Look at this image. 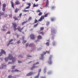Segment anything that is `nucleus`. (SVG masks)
Segmentation results:
<instances>
[{
  "mask_svg": "<svg viewBox=\"0 0 78 78\" xmlns=\"http://www.w3.org/2000/svg\"><path fill=\"white\" fill-rule=\"evenodd\" d=\"M12 27L13 28L14 31H16L17 30H18V31L19 32H22V30L23 29V27L21 28V27L20 26H19L17 27V24L16 23H12Z\"/></svg>",
  "mask_w": 78,
  "mask_h": 78,
  "instance_id": "obj_1",
  "label": "nucleus"
},
{
  "mask_svg": "<svg viewBox=\"0 0 78 78\" xmlns=\"http://www.w3.org/2000/svg\"><path fill=\"white\" fill-rule=\"evenodd\" d=\"M9 56L8 57V58H5V61H8V59L9 60H12V62H14L16 61V58L13 57V56L10 54L9 55Z\"/></svg>",
  "mask_w": 78,
  "mask_h": 78,
  "instance_id": "obj_2",
  "label": "nucleus"
},
{
  "mask_svg": "<svg viewBox=\"0 0 78 78\" xmlns=\"http://www.w3.org/2000/svg\"><path fill=\"white\" fill-rule=\"evenodd\" d=\"M53 57V55H50V56L49 58V61L48 62V64H52V61H51V58Z\"/></svg>",
  "mask_w": 78,
  "mask_h": 78,
  "instance_id": "obj_3",
  "label": "nucleus"
},
{
  "mask_svg": "<svg viewBox=\"0 0 78 78\" xmlns=\"http://www.w3.org/2000/svg\"><path fill=\"white\" fill-rule=\"evenodd\" d=\"M2 67H0V69H5L6 68V65L4 64H2Z\"/></svg>",
  "mask_w": 78,
  "mask_h": 78,
  "instance_id": "obj_4",
  "label": "nucleus"
},
{
  "mask_svg": "<svg viewBox=\"0 0 78 78\" xmlns=\"http://www.w3.org/2000/svg\"><path fill=\"white\" fill-rule=\"evenodd\" d=\"M5 54V55H6V52H5V51L3 50V49L1 50V52L0 53V56H2V54Z\"/></svg>",
  "mask_w": 78,
  "mask_h": 78,
  "instance_id": "obj_5",
  "label": "nucleus"
},
{
  "mask_svg": "<svg viewBox=\"0 0 78 78\" xmlns=\"http://www.w3.org/2000/svg\"><path fill=\"white\" fill-rule=\"evenodd\" d=\"M30 37L31 39H34L35 38V37H34V35L33 34H32L30 35Z\"/></svg>",
  "mask_w": 78,
  "mask_h": 78,
  "instance_id": "obj_6",
  "label": "nucleus"
},
{
  "mask_svg": "<svg viewBox=\"0 0 78 78\" xmlns=\"http://www.w3.org/2000/svg\"><path fill=\"white\" fill-rule=\"evenodd\" d=\"M2 28H3V29H2V30H3V31H5L6 29H7V27H6V26L5 25H4L2 26Z\"/></svg>",
  "mask_w": 78,
  "mask_h": 78,
  "instance_id": "obj_7",
  "label": "nucleus"
},
{
  "mask_svg": "<svg viewBox=\"0 0 78 78\" xmlns=\"http://www.w3.org/2000/svg\"><path fill=\"white\" fill-rule=\"evenodd\" d=\"M56 31V30L55 29H52L51 30V32L52 33H55Z\"/></svg>",
  "mask_w": 78,
  "mask_h": 78,
  "instance_id": "obj_8",
  "label": "nucleus"
},
{
  "mask_svg": "<svg viewBox=\"0 0 78 78\" xmlns=\"http://www.w3.org/2000/svg\"><path fill=\"white\" fill-rule=\"evenodd\" d=\"M44 19V16H42L41 17L40 19L38 20L39 22H41L42 20Z\"/></svg>",
  "mask_w": 78,
  "mask_h": 78,
  "instance_id": "obj_9",
  "label": "nucleus"
},
{
  "mask_svg": "<svg viewBox=\"0 0 78 78\" xmlns=\"http://www.w3.org/2000/svg\"><path fill=\"white\" fill-rule=\"evenodd\" d=\"M15 5H20V2L19 1L16 0L15 3Z\"/></svg>",
  "mask_w": 78,
  "mask_h": 78,
  "instance_id": "obj_10",
  "label": "nucleus"
},
{
  "mask_svg": "<svg viewBox=\"0 0 78 78\" xmlns=\"http://www.w3.org/2000/svg\"><path fill=\"white\" fill-rule=\"evenodd\" d=\"M33 75V73L30 72L28 73L26 75V76H31V75Z\"/></svg>",
  "mask_w": 78,
  "mask_h": 78,
  "instance_id": "obj_11",
  "label": "nucleus"
},
{
  "mask_svg": "<svg viewBox=\"0 0 78 78\" xmlns=\"http://www.w3.org/2000/svg\"><path fill=\"white\" fill-rule=\"evenodd\" d=\"M11 4L12 7L13 8H14V3H13V2L12 1L11 2Z\"/></svg>",
  "mask_w": 78,
  "mask_h": 78,
  "instance_id": "obj_12",
  "label": "nucleus"
},
{
  "mask_svg": "<svg viewBox=\"0 0 78 78\" xmlns=\"http://www.w3.org/2000/svg\"><path fill=\"white\" fill-rule=\"evenodd\" d=\"M44 55L43 54L41 55V57H40V59H44Z\"/></svg>",
  "mask_w": 78,
  "mask_h": 78,
  "instance_id": "obj_13",
  "label": "nucleus"
},
{
  "mask_svg": "<svg viewBox=\"0 0 78 78\" xmlns=\"http://www.w3.org/2000/svg\"><path fill=\"white\" fill-rule=\"evenodd\" d=\"M28 22L27 21H24L22 23V25H23L24 24H25V23H27Z\"/></svg>",
  "mask_w": 78,
  "mask_h": 78,
  "instance_id": "obj_14",
  "label": "nucleus"
},
{
  "mask_svg": "<svg viewBox=\"0 0 78 78\" xmlns=\"http://www.w3.org/2000/svg\"><path fill=\"white\" fill-rule=\"evenodd\" d=\"M18 11H19L18 9L16 8V9L15 10V12L16 13H17V12H18Z\"/></svg>",
  "mask_w": 78,
  "mask_h": 78,
  "instance_id": "obj_15",
  "label": "nucleus"
},
{
  "mask_svg": "<svg viewBox=\"0 0 78 78\" xmlns=\"http://www.w3.org/2000/svg\"><path fill=\"white\" fill-rule=\"evenodd\" d=\"M37 39H42V37L41 35H38L37 37Z\"/></svg>",
  "mask_w": 78,
  "mask_h": 78,
  "instance_id": "obj_16",
  "label": "nucleus"
},
{
  "mask_svg": "<svg viewBox=\"0 0 78 78\" xmlns=\"http://www.w3.org/2000/svg\"><path fill=\"white\" fill-rule=\"evenodd\" d=\"M39 75H40V74L39 73H38V75L35 76L34 78H39Z\"/></svg>",
  "mask_w": 78,
  "mask_h": 78,
  "instance_id": "obj_17",
  "label": "nucleus"
},
{
  "mask_svg": "<svg viewBox=\"0 0 78 78\" xmlns=\"http://www.w3.org/2000/svg\"><path fill=\"white\" fill-rule=\"evenodd\" d=\"M16 78L15 77H12L11 75H9L8 76V78Z\"/></svg>",
  "mask_w": 78,
  "mask_h": 78,
  "instance_id": "obj_18",
  "label": "nucleus"
},
{
  "mask_svg": "<svg viewBox=\"0 0 78 78\" xmlns=\"http://www.w3.org/2000/svg\"><path fill=\"white\" fill-rule=\"evenodd\" d=\"M39 64V62H36L35 63H34L33 64V66H35V65H36L37 64Z\"/></svg>",
  "mask_w": 78,
  "mask_h": 78,
  "instance_id": "obj_19",
  "label": "nucleus"
},
{
  "mask_svg": "<svg viewBox=\"0 0 78 78\" xmlns=\"http://www.w3.org/2000/svg\"><path fill=\"white\" fill-rule=\"evenodd\" d=\"M13 19H14L15 20H18V19L17 18L16 16H14L13 17Z\"/></svg>",
  "mask_w": 78,
  "mask_h": 78,
  "instance_id": "obj_20",
  "label": "nucleus"
},
{
  "mask_svg": "<svg viewBox=\"0 0 78 78\" xmlns=\"http://www.w3.org/2000/svg\"><path fill=\"white\" fill-rule=\"evenodd\" d=\"M48 5V2H46V5H45V7H47Z\"/></svg>",
  "mask_w": 78,
  "mask_h": 78,
  "instance_id": "obj_21",
  "label": "nucleus"
},
{
  "mask_svg": "<svg viewBox=\"0 0 78 78\" xmlns=\"http://www.w3.org/2000/svg\"><path fill=\"white\" fill-rule=\"evenodd\" d=\"M48 13H46V14H45L44 16V17H48Z\"/></svg>",
  "mask_w": 78,
  "mask_h": 78,
  "instance_id": "obj_22",
  "label": "nucleus"
},
{
  "mask_svg": "<svg viewBox=\"0 0 78 78\" xmlns=\"http://www.w3.org/2000/svg\"><path fill=\"white\" fill-rule=\"evenodd\" d=\"M34 68H35V66L34 65V66H33L32 67L30 68V69L32 70H33Z\"/></svg>",
  "mask_w": 78,
  "mask_h": 78,
  "instance_id": "obj_23",
  "label": "nucleus"
},
{
  "mask_svg": "<svg viewBox=\"0 0 78 78\" xmlns=\"http://www.w3.org/2000/svg\"><path fill=\"white\" fill-rule=\"evenodd\" d=\"M4 12H0V14L1 15H3V14H4Z\"/></svg>",
  "mask_w": 78,
  "mask_h": 78,
  "instance_id": "obj_24",
  "label": "nucleus"
},
{
  "mask_svg": "<svg viewBox=\"0 0 78 78\" xmlns=\"http://www.w3.org/2000/svg\"><path fill=\"white\" fill-rule=\"evenodd\" d=\"M22 11L23 12H28L29 11L28 10H26L25 9H24V10H22Z\"/></svg>",
  "mask_w": 78,
  "mask_h": 78,
  "instance_id": "obj_25",
  "label": "nucleus"
},
{
  "mask_svg": "<svg viewBox=\"0 0 78 78\" xmlns=\"http://www.w3.org/2000/svg\"><path fill=\"white\" fill-rule=\"evenodd\" d=\"M55 20V19L54 18H51V20L52 22H53V21H54Z\"/></svg>",
  "mask_w": 78,
  "mask_h": 78,
  "instance_id": "obj_26",
  "label": "nucleus"
},
{
  "mask_svg": "<svg viewBox=\"0 0 78 78\" xmlns=\"http://www.w3.org/2000/svg\"><path fill=\"white\" fill-rule=\"evenodd\" d=\"M54 9H55V7L54 6H52V7H51V9L53 10Z\"/></svg>",
  "mask_w": 78,
  "mask_h": 78,
  "instance_id": "obj_27",
  "label": "nucleus"
},
{
  "mask_svg": "<svg viewBox=\"0 0 78 78\" xmlns=\"http://www.w3.org/2000/svg\"><path fill=\"white\" fill-rule=\"evenodd\" d=\"M14 41V39H11L9 41V43H10L11 42H12Z\"/></svg>",
  "mask_w": 78,
  "mask_h": 78,
  "instance_id": "obj_28",
  "label": "nucleus"
},
{
  "mask_svg": "<svg viewBox=\"0 0 78 78\" xmlns=\"http://www.w3.org/2000/svg\"><path fill=\"white\" fill-rule=\"evenodd\" d=\"M14 72H19V70L18 69H15L14 70Z\"/></svg>",
  "mask_w": 78,
  "mask_h": 78,
  "instance_id": "obj_29",
  "label": "nucleus"
},
{
  "mask_svg": "<svg viewBox=\"0 0 78 78\" xmlns=\"http://www.w3.org/2000/svg\"><path fill=\"white\" fill-rule=\"evenodd\" d=\"M20 40H19L17 42V43L18 44H20Z\"/></svg>",
  "mask_w": 78,
  "mask_h": 78,
  "instance_id": "obj_30",
  "label": "nucleus"
},
{
  "mask_svg": "<svg viewBox=\"0 0 78 78\" xmlns=\"http://www.w3.org/2000/svg\"><path fill=\"white\" fill-rule=\"evenodd\" d=\"M15 67H16V66H12V69H15Z\"/></svg>",
  "mask_w": 78,
  "mask_h": 78,
  "instance_id": "obj_31",
  "label": "nucleus"
},
{
  "mask_svg": "<svg viewBox=\"0 0 78 78\" xmlns=\"http://www.w3.org/2000/svg\"><path fill=\"white\" fill-rule=\"evenodd\" d=\"M42 12H40L38 14V16H42Z\"/></svg>",
  "mask_w": 78,
  "mask_h": 78,
  "instance_id": "obj_32",
  "label": "nucleus"
},
{
  "mask_svg": "<svg viewBox=\"0 0 78 78\" xmlns=\"http://www.w3.org/2000/svg\"><path fill=\"white\" fill-rule=\"evenodd\" d=\"M27 5H28L30 7V6H31V3H27Z\"/></svg>",
  "mask_w": 78,
  "mask_h": 78,
  "instance_id": "obj_33",
  "label": "nucleus"
},
{
  "mask_svg": "<svg viewBox=\"0 0 78 78\" xmlns=\"http://www.w3.org/2000/svg\"><path fill=\"white\" fill-rule=\"evenodd\" d=\"M7 16H8V15L6 14H5L4 15V17H6Z\"/></svg>",
  "mask_w": 78,
  "mask_h": 78,
  "instance_id": "obj_34",
  "label": "nucleus"
},
{
  "mask_svg": "<svg viewBox=\"0 0 78 78\" xmlns=\"http://www.w3.org/2000/svg\"><path fill=\"white\" fill-rule=\"evenodd\" d=\"M37 25H38V23H37L36 24L34 25V27H36Z\"/></svg>",
  "mask_w": 78,
  "mask_h": 78,
  "instance_id": "obj_35",
  "label": "nucleus"
},
{
  "mask_svg": "<svg viewBox=\"0 0 78 78\" xmlns=\"http://www.w3.org/2000/svg\"><path fill=\"white\" fill-rule=\"evenodd\" d=\"M33 46V44H30L29 45V46L30 47H32V46Z\"/></svg>",
  "mask_w": 78,
  "mask_h": 78,
  "instance_id": "obj_36",
  "label": "nucleus"
},
{
  "mask_svg": "<svg viewBox=\"0 0 78 78\" xmlns=\"http://www.w3.org/2000/svg\"><path fill=\"white\" fill-rule=\"evenodd\" d=\"M40 34H42L43 35H44V33L43 32H41L40 33Z\"/></svg>",
  "mask_w": 78,
  "mask_h": 78,
  "instance_id": "obj_37",
  "label": "nucleus"
},
{
  "mask_svg": "<svg viewBox=\"0 0 78 78\" xmlns=\"http://www.w3.org/2000/svg\"><path fill=\"white\" fill-rule=\"evenodd\" d=\"M38 22V21L37 20H35V21H34V23H36Z\"/></svg>",
  "mask_w": 78,
  "mask_h": 78,
  "instance_id": "obj_38",
  "label": "nucleus"
},
{
  "mask_svg": "<svg viewBox=\"0 0 78 78\" xmlns=\"http://www.w3.org/2000/svg\"><path fill=\"white\" fill-rule=\"evenodd\" d=\"M44 27H41L40 28V31H42V30H44Z\"/></svg>",
  "mask_w": 78,
  "mask_h": 78,
  "instance_id": "obj_39",
  "label": "nucleus"
},
{
  "mask_svg": "<svg viewBox=\"0 0 78 78\" xmlns=\"http://www.w3.org/2000/svg\"><path fill=\"white\" fill-rule=\"evenodd\" d=\"M3 8H5L6 7V4H4L3 5Z\"/></svg>",
  "mask_w": 78,
  "mask_h": 78,
  "instance_id": "obj_40",
  "label": "nucleus"
},
{
  "mask_svg": "<svg viewBox=\"0 0 78 78\" xmlns=\"http://www.w3.org/2000/svg\"><path fill=\"white\" fill-rule=\"evenodd\" d=\"M2 11H5V7H3L2 8Z\"/></svg>",
  "mask_w": 78,
  "mask_h": 78,
  "instance_id": "obj_41",
  "label": "nucleus"
},
{
  "mask_svg": "<svg viewBox=\"0 0 78 78\" xmlns=\"http://www.w3.org/2000/svg\"><path fill=\"white\" fill-rule=\"evenodd\" d=\"M46 45H47L48 46V45H49V42H47L46 43Z\"/></svg>",
  "mask_w": 78,
  "mask_h": 78,
  "instance_id": "obj_42",
  "label": "nucleus"
},
{
  "mask_svg": "<svg viewBox=\"0 0 78 78\" xmlns=\"http://www.w3.org/2000/svg\"><path fill=\"white\" fill-rule=\"evenodd\" d=\"M46 53H47L48 54H50L49 51H46Z\"/></svg>",
  "mask_w": 78,
  "mask_h": 78,
  "instance_id": "obj_43",
  "label": "nucleus"
},
{
  "mask_svg": "<svg viewBox=\"0 0 78 78\" xmlns=\"http://www.w3.org/2000/svg\"><path fill=\"white\" fill-rule=\"evenodd\" d=\"M30 8V6H28L27 7H26L25 9H29Z\"/></svg>",
  "mask_w": 78,
  "mask_h": 78,
  "instance_id": "obj_44",
  "label": "nucleus"
},
{
  "mask_svg": "<svg viewBox=\"0 0 78 78\" xmlns=\"http://www.w3.org/2000/svg\"><path fill=\"white\" fill-rule=\"evenodd\" d=\"M51 73V71H49L48 73V75H49V74H50V73Z\"/></svg>",
  "mask_w": 78,
  "mask_h": 78,
  "instance_id": "obj_45",
  "label": "nucleus"
},
{
  "mask_svg": "<svg viewBox=\"0 0 78 78\" xmlns=\"http://www.w3.org/2000/svg\"><path fill=\"white\" fill-rule=\"evenodd\" d=\"M41 72V69H40L38 71L39 73H40Z\"/></svg>",
  "mask_w": 78,
  "mask_h": 78,
  "instance_id": "obj_46",
  "label": "nucleus"
},
{
  "mask_svg": "<svg viewBox=\"0 0 78 78\" xmlns=\"http://www.w3.org/2000/svg\"><path fill=\"white\" fill-rule=\"evenodd\" d=\"M22 13H20V15H19V16H20V17H21V16H22Z\"/></svg>",
  "mask_w": 78,
  "mask_h": 78,
  "instance_id": "obj_47",
  "label": "nucleus"
},
{
  "mask_svg": "<svg viewBox=\"0 0 78 78\" xmlns=\"http://www.w3.org/2000/svg\"><path fill=\"white\" fill-rule=\"evenodd\" d=\"M29 20H31V17H30L29 18Z\"/></svg>",
  "mask_w": 78,
  "mask_h": 78,
  "instance_id": "obj_48",
  "label": "nucleus"
},
{
  "mask_svg": "<svg viewBox=\"0 0 78 78\" xmlns=\"http://www.w3.org/2000/svg\"><path fill=\"white\" fill-rule=\"evenodd\" d=\"M49 22H47L46 23L47 25H49Z\"/></svg>",
  "mask_w": 78,
  "mask_h": 78,
  "instance_id": "obj_49",
  "label": "nucleus"
},
{
  "mask_svg": "<svg viewBox=\"0 0 78 78\" xmlns=\"http://www.w3.org/2000/svg\"><path fill=\"white\" fill-rule=\"evenodd\" d=\"M37 12H39L40 13V12H41V11H40V10H37Z\"/></svg>",
  "mask_w": 78,
  "mask_h": 78,
  "instance_id": "obj_50",
  "label": "nucleus"
},
{
  "mask_svg": "<svg viewBox=\"0 0 78 78\" xmlns=\"http://www.w3.org/2000/svg\"><path fill=\"white\" fill-rule=\"evenodd\" d=\"M28 45V43H27L26 44V47H27V46Z\"/></svg>",
  "mask_w": 78,
  "mask_h": 78,
  "instance_id": "obj_51",
  "label": "nucleus"
},
{
  "mask_svg": "<svg viewBox=\"0 0 78 78\" xmlns=\"http://www.w3.org/2000/svg\"><path fill=\"white\" fill-rule=\"evenodd\" d=\"M9 45H10V43L9 42V43H8V44L7 45V47H8V46H9Z\"/></svg>",
  "mask_w": 78,
  "mask_h": 78,
  "instance_id": "obj_52",
  "label": "nucleus"
},
{
  "mask_svg": "<svg viewBox=\"0 0 78 78\" xmlns=\"http://www.w3.org/2000/svg\"><path fill=\"white\" fill-rule=\"evenodd\" d=\"M23 41L24 43H26L27 42V41L26 40H23Z\"/></svg>",
  "mask_w": 78,
  "mask_h": 78,
  "instance_id": "obj_53",
  "label": "nucleus"
},
{
  "mask_svg": "<svg viewBox=\"0 0 78 78\" xmlns=\"http://www.w3.org/2000/svg\"><path fill=\"white\" fill-rule=\"evenodd\" d=\"M45 70V69H44V73H46V70Z\"/></svg>",
  "mask_w": 78,
  "mask_h": 78,
  "instance_id": "obj_54",
  "label": "nucleus"
},
{
  "mask_svg": "<svg viewBox=\"0 0 78 78\" xmlns=\"http://www.w3.org/2000/svg\"><path fill=\"white\" fill-rule=\"evenodd\" d=\"M18 63H21L22 62L20 61H18Z\"/></svg>",
  "mask_w": 78,
  "mask_h": 78,
  "instance_id": "obj_55",
  "label": "nucleus"
},
{
  "mask_svg": "<svg viewBox=\"0 0 78 78\" xmlns=\"http://www.w3.org/2000/svg\"><path fill=\"white\" fill-rule=\"evenodd\" d=\"M27 57H30V58L31 57V55H27Z\"/></svg>",
  "mask_w": 78,
  "mask_h": 78,
  "instance_id": "obj_56",
  "label": "nucleus"
},
{
  "mask_svg": "<svg viewBox=\"0 0 78 78\" xmlns=\"http://www.w3.org/2000/svg\"><path fill=\"white\" fill-rule=\"evenodd\" d=\"M11 33V32L9 31H8L7 32V34H10Z\"/></svg>",
  "mask_w": 78,
  "mask_h": 78,
  "instance_id": "obj_57",
  "label": "nucleus"
},
{
  "mask_svg": "<svg viewBox=\"0 0 78 78\" xmlns=\"http://www.w3.org/2000/svg\"><path fill=\"white\" fill-rule=\"evenodd\" d=\"M9 17H12V14H10L9 15Z\"/></svg>",
  "mask_w": 78,
  "mask_h": 78,
  "instance_id": "obj_58",
  "label": "nucleus"
},
{
  "mask_svg": "<svg viewBox=\"0 0 78 78\" xmlns=\"http://www.w3.org/2000/svg\"><path fill=\"white\" fill-rule=\"evenodd\" d=\"M33 6L34 7H36V5L35 4H34Z\"/></svg>",
  "mask_w": 78,
  "mask_h": 78,
  "instance_id": "obj_59",
  "label": "nucleus"
},
{
  "mask_svg": "<svg viewBox=\"0 0 78 78\" xmlns=\"http://www.w3.org/2000/svg\"><path fill=\"white\" fill-rule=\"evenodd\" d=\"M24 37H22V39H23V41L24 40Z\"/></svg>",
  "mask_w": 78,
  "mask_h": 78,
  "instance_id": "obj_60",
  "label": "nucleus"
},
{
  "mask_svg": "<svg viewBox=\"0 0 78 78\" xmlns=\"http://www.w3.org/2000/svg\"><path fill=\"white\" fill-rule=\"evenodd\" d=\"M46 53H47L46 52H44V55H45V54H46Z\"/></svg>",
  "mask_w": 78,
  "mask_h": 78,
  "instance_id": "obj_61",
  "label": "nucleus"
},
{
  "mask_svg": "<svg viewBox=\"0 0 78 78\" xmlns=\"http://www.w3.org/2000/svg\"><path fill=\"white\" fill-rule=\"evenodd\" d=\"M44 1H46V2H48V0H44Z\"/></svg>",
  "mask_w": 78,
  "mask_h": 78,
  "instance_id": "obj_62",
  "label": "nucleus"
},
{
  "mask_svg": "<svg viewBox=\"0 0 78 78\" xmlns=\"http://www.w3.org/2000/svg\"><path fill=\"white\" fill-rule=\"evenodd\" d=\"M12 64V63H11V62H9V63H8V64Z\"/></svg>",
  "mask_w": 78,
  "mask_h": 78,
  "instance_id": "obj_63",
  "label": "nucleus"
},
{
  "mask_svg": "<svg viewBox=\"0 0 78 78\" xmlns=\"http://www.w3.org/2000/svg\"><path fill=\"white\" fill-rule=\"evenodd\" d=\"M41 78H45L44 77H41Z\"/></svg>",
  "mask_w": 78,
  "mask_h": 78,
  "instance_id": "obj_64",
  "label": "nucleus"
}]
</instances>
